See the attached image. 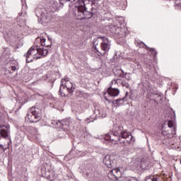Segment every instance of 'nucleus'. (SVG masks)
I'll return each instance as SVG.
<instances>
[{"label":"nucleus","instance_id":"obj_5","mask_svg":"<svg viewBox=\"0 0 181 181\" xmlns=\"http://www.w3.org/2000/svg\"><path fill=\"white\" fill-rule=\"evenodd\" d=\"M103 163L109 168L110 169H112V168H115L117 166V155L114 153H110L106 155L103 158Z\"/></svg>","mask_w":181,"mask_h":181},{"label":"nucleus","instance_id":"obj_23","mask_svg":"<svg viewBox=\"0 0 181 181\" xmlns=\"http://www.w3.org/2000/svg\"><path fill=\"white\" fill-rule=\"evenodd\" d=\"M59 2L62 4H66V2H71V4H74V2H76V0H59Z\"/></svg>","mask_w":181,"mask_h":181},{"label":"nucleus","instance_id":"obj_37","mask_svg":"<svg viewBox=\"0 0 181 181\" xmlns=\"http://www.w3.org/2000/svg\"><path fill=\"white\" fill-rule=\"evenodd\" d=\"M86 153H87L86 152H84L83 153L81 154L80 156H81V157L86 156Z\"/></svg>","mask_w":181,"mask_h":181},{"label":"nucleus","instance_id":"obj_32","mask_svg":"<svg viewBox=\"0 0 181 181\" xmlns=\"http://www.w3.org/2000/svg\"><path fill=\"white\" fill-rule=\"evenodd\" d=\"M11 69L12 70V71H16V66H11Z\"/></svg>","mask_w":181,"mask_h":181},{"label":"nucleus","instance_id":"obj_30","mask_svg":"<svg viewBox=\"0 0 181 181\" xmlns=\"http://www.w3.org/2000/svg\"><path fill=\"white\" fill-rule=\"evenodd\" d=\"M113 71H114L115 76H117V77H118V76H119V73H121V72L118 71V69L117 70L114 69Z\"/></svg>","mask_w":181,"mask_h":181},{"label":"nucleus","instance_id":"obj_31","mask_svg":"<svg viewBox=\"0 0 181 181\" xmlns=\"http://www.w3.org/2000/svg\"><path fill=\"white\" fill-rule=\"evenodd\" d=\"M112 84H117V80L113 79V80L110 82V86H112Z\"/></svg>","mask_w":181,"mask_h":181},{"label":"nucleus","instance_id":"obj_29","mask_svg":"<svg viewBox=\"0 0 181 181\" xmlns=\"http://www.w3.org/2000/svg\"><path fill=\"white\" fill-rule=\"evenodd\" d=\"M124 78L127 80V81H131V76H129V74L124 76Z\"/></svg>","mask_w":181,"mask_h":181},{"label":"nucleus","instance_id":"obj_15","mask_svg":"<svg viewBox=\"0 0 181 181\" xmlns=\"http://www.w3.org/2000/svg\"><path fill=\"white\" fill-rule=\"evenodd\" d=\"M109 29H110L111 33H113L115 35H118V33H119L120 29L117 25H109Z\"/></svg>","mask_w":181,"mask_h":181},{"label":"nucleus","instance_id":"obj_22","mask_svg":"<svg viewBox=\"0 0 181 181\" xmlns=\"http://www.w3.org/2000/svg\"><path fill=\"white\" fill-rule=\"evenodd\" d=\"M93 114L95 117H97L98 115H99V114H101V110H100L99 108H95L93 111Z\"/></svg>","mask_w":181,"mask_h":181},{"label":"nucleus","instance_id":"obj_38","mask_svg":"<svg viewBox=\"0 0 181 181\" xmlns=\"http://www.w3.org/2000/svg\"><path fill=\"white\" fill-rule=\"evenodd\" d=\"M143 45H144L146 47V49H148V46L146 45H145V43H143Z\"/></svg>","mask_w":181,"mask_h":181},{"label":"nucleus","instance_id":"obj_28","mask_svg":"<svg viewBox=\"0 0 181 181\" xmlns=\"http://www.w3.org/2000/svg\"><path fill=\"white\" fill-rule=\"evenodd\" d=\"M6 151V148L4 147V145L0 144V153H2V152H5Z\"/></svg>","mask_w":181,"mask_h":181},{"label":"nucleus","instance_id":"obj_17","mask_svg":"<svg viewBox=\"0 0 181 181\" xmlns=\"http://www.w3.org/2000/svg\"><path fill=\"white\" fill-rule=\"evenodd\" d=\"M40 40L41 42V46H42L43 47H50L52 46V44H46V38L44 36H41Z\"/></svg>","mask_w":181,"mask_h":181},{"label":"nucleus","instance_id":"obj_36","mask_svg":"<svg viewBox=\"0 0 181 181\" xmlns=\"http://www.w3.org/2000/svg\"><path fill=\"white\" fill-rule=\"evenodd\" d=\"M80 95H86V93L81 91V92H80Z\"/></svg>","mask_w":181,"mask_h":181},{"label":"nucleus","instance_id":"obj_39","mask_svg":"<svg viewBox=\"0 0 181 181\" xmlns=\"http://www.w3.org/2000/svg\"><path fill=\"white\" fill-rule=\"evenodd\" d=\"M79 121H81V119H78Z\"/></svg>","mask_w":181,"mask_h":181},{"label":"nucleus","instance_id":"obj_19","mask_svg":"<svg viewBox=\"0 0 181 181\" xmlns=\"http://www.w3.org/2000/svg\"><path fill=\"white\" fill-rule=\"evenodd\" d=\"M117 71L120 72L118 75V77H119L120 78H124L125 76H128V74H130L129 73L124 72L122 69H118Z\"/></svg>","mask_w":181,"mask_h":181},{"label":"nucleus","instance_id":"obj_1","mask_svg":"<svg viewBox=\"0 0 181 181\" xmlns=\"http://www.w3.org/2000/svg\"><path fill=\"white\" fill-rule=\"evenodd\" d=\"M105 141H114L115 142L119 141L120 144H131L132 138L131 133L124 129V127L114 125L110 134L102 136Z\"/></svg>","mask_w":181,"mask_h":181},{"label":"nucleus","instance_id":"obj_35","mask_svg":"<svg viewBox=\"0 0 181 181\" xmlns=\"http://www.w3.org/2000/svg\"><path fill=\"white\" fill-rule=\"evenodd\" d=\"M63 80L64 81H66V83H67V81H69V78H64V79L62 80V83H63Z\"/></svg>","mask_w":181,"mask_h":181},{"label":"nucleus","instance_id":"obj_11","mask_svg":"<svg viewBox=\"0 0 181 181\" xmlns=\"http://www.w3.org/2000/svg\"><path fill=\"white\" fill-rule=\"evenodd\" d=\"M9 125H0V138H8Z\"/></svg>","mask_w":181,"mask_h":181},{"label":"nucleus","instance_id":"obj_13","mask_svg":"<svg viewBox=\"0 0 181 181\" xmlns=\"http://www.w3.org/2000/svg\"><path fill=\"white\" fill-rule=\"evenodd\" d=\"M100 39L103 40L101 43V49L104 52H108L110 50V45H108L109 40L105 37H100Z\"/></svg>","mask_w":181,"mask_h":181},{"label":"nucleus","instance_id":"obj_8","mask_svg":"<svg viewBox=\"0 0 181 181\" xmlns=\"http://www.w3.org/2000/svg\"><path fill=\"white\" fill-rule=\"evenodd\" d=\"M64 90H67L69 94H73V92L74 91V88H73V83L67 82L65 86L64 85H63V83L61 84L59 88V95H61V97H66Z\"/></svg>","mask_w":181,"mask_h":181},{"label":"nucleus","instance_id":"obj_6","mask_svg":"<svg viewBox=\"0 0 181 181\" xmlns=\"http://www.w3.org/2000/svg\"><path fill=\"white\" fill-rule=\"evenodd\" d=\"M107 176L108 177H110V179H113L112 177H111L112 176H113L115 180H119V181L125 180L126 179L125 176H124V174L122 171H121V169H119V168H117L111 170L108 173Z\"/></svg>","mask_w":181,"mask_h":181},{"label":"nucleus","instance_id":"obj_2","mask_svg":"<svg viewBox=\"0 0 181 181\" xmlns=\"http://www.w3.org/2000/svg\"><path fill=\"white\" fill-rule=\"evenodd\" d=\"M50 11H47L45 8H35V15L38 18V22L42 23V25H45V23H49L52 16L50 12H56V11H57V7H56V5H52L50 6Z\"/></svg>","mask_w":181,"mask_h":181},{"label":"nucleus","instance_id":"obj_18","mask_svg":"<svg viewBox=\"0 0 181 181\" xmlns=\"http://www.w3.org/2000/svg\"><path fill=\"white\" fill-rule=\"evenodd\" d=\"M97 119V116L92 115L86 119L85 122L86 124H90V122H94Z\"/></svg>","mask_w":181,"mask_h":181},{"label":"nucleus","instance_id":"obj_12","mask_svg":"<svg viewBox=\"0 0 181 181\" xmlns=\"http://www.w3.org/2000/svg\"><path fill=\"white\" fill-rule=\"evenodd\" d=\"M107 93L110 97H118V95H119V89L116 88H112V86H110L107 88Z\"/></svg>","mask_w":181,"mask_h":181},{"label":"nucleus","instance_id":"obj_10","mask_svg":"<svg viewBox=\"0 0 181 181\" xmlns=\"http://www.w3.org/2000/svg\"><path fill=\"white\" fill-rule=\"evenodd\" d=\"M35 50H37V54H39L40 59H42V57L47 56V54L49 53V50L47 49L40 47L37 45H35Z\"/></svg>","mask_w":181,"mask_h":181},{"label":"nucleus","instance_id":"obj_3","mask_svg":"<svg viewBox=\"0 0 181 181\" xmlns=\"http://www.w3.org/2000/svg\"><path fill=\"white\" fill-rule=\"evenodd\" d=\"M52 124L55 128H59V138H64L66 136V132L70 129V119L54 120L52 122Z\"/></svg>","mask_w":181,"mask_h":181},{"label":"nucleus","instance_id":"obj_25","mask_svg":"<svg viewBox=\"0 0 181 181\" xmlns=\"http://www.w3.org/2000/svg\"><path fill=\"white\" fill-rule=\"evenodd\" d=\"M101 114L98 115V117H101L102 118H105L107 117V113L104 112V111L100 110Z\"/></svg>","mask_w":181,"mask_h":181},{"label":"nucleus","instance_id":"obj_21","mask_svg":"<svg viewBox=\"0 0 181 181\" xmlns=\"http://www.w3.org/2000/svg\"><path fill=\"white\" fill-rule=\"evenodd\" d=\"M121 84L122 87H125V88H129V83L127 82V81L125 80L122 81Z\"/></svg>","mask_w":181,"mask_h":181},{"label":"nucleus","instance_id":"obj_9","mask_svg":"<svg viewBox=\"0 0 181 181\" xmlns=\"http://www.w3.org/2000/svg\"><path fill=\"white\" fill-rule=\"evenodd\" d=\"M129 93L126 92L125 96L123 97L122 98H118L116 100H113L112 101V104H113L114 107H121V105H124V101H128V95Z\"/></svg>","mask_w":181,"mask_h":181},{"label":"nucleus","instance_id":"obj_20","mask_svg":"<svg viewBox=\"0 0 181 181\" xmlns=\"http://www.w3.org/2000/svg\"><path fill=\"white\" fill-rule=\"evenodd\" d=\"M93 138V135L90 134L88 132H86L84 133V139H86V141H90Z\"/></svg>","mask_w":181,"mask_h":181},{"label":"nucleus","instance_id":"obj_16","mask_svg":"<svg viewBox=\"0 0 181 181\" xmlns=\"http://www.w3.org/2000/svg\"><path fill=\"white\" fill-rule=\"evenodd\" d=\"M163 134L165 135V138H168L170 139V138H173L176 135V127H173V131L171 132V133H165L163 132Z\"/></svg>","mask_w":181,"mask_h":181},{"label":"nucleus","instance_id":"obj_24","mask_svg":"<svg viewBox=\"0 0 181 181\" xmlns=\"http://www.w3.org/2000/svg\"><path fill=\"white\" fill-rule=\"evenodd\" d=\"M147 50L153 53L154 56H156V54H158V52H156L154 48L147 47Z\"/></svg>","mask_w":181,"mask_h":181},{"label":"nucleus","instance_id":"obj_40","mask_svg":"<svg viewBox=\"0 0 181 181\" xmlns=\"http://www.w3.org/2000/svg\"><path fill=\"white\" fill-rule=\"evenodd\" d=\"M117 5H119V4L117 3Z\"/></svg>","mask_w":181,"mask_h":181},{"label":"nucleus","instance_id":"obj_7","mask_svg":"<svg viewBox=\"0 0 181 181\" xmlns=\"http://www.w3.org/2000/svg\"><path fill=\"white\" fill-rule=\"evenodd\" d=\"M37 50L35 46L31 47L27 53L24 55L26 58V63H30L33 62V59H40V56H35ZM33 56H35L33 57Z\"/></svg>","mask_w":181,"mask_h":181},{"label":"nucleus","instance_id":"obj_27","mask_svg":"<svg viewBox=\"0 0 181 181\" xmlns=\"http://www.w3.org/2000/svg\"><path fill=\"white\" fill-rule=\"evenodd\" d=\"M124 181H138V180L135 177H126Z\"/></svg>","mask_w":181,"mask_h":181},{"label":"nucleus","instance_id":"obj_34","mask_svg":"<svg viewBox=\"0 0 181 181\" xmlns=\"http://www.w3.org/2000/svg\"><path fill=\"white\" fill-rule=\"evenodd\" d=\"M45 36H47V37H48V40H49L50 42V45H52V39L50 38V37H49V35L45 34Z\"/></svg>","mask_w":181,"mask_h":181},{"label":"nucleus","instance_id":"obj_14","mask_svg":"<svg viewBox=\"0 0 181 181\" xmlns=\"http://www.w3.org/2000/svg\"><path fill=\"white\" fill-rule=\"evenodd\" d=\"M42 175L43 177L48 179V180H52V178L53 177V175L50 172V170L47 168L42 169Z\"/></svg>","mask_w":181,"mask_h":181},{"label":"nucleus","instance_id":"obj_26","mask_svg":"<svg viewBox=\"0 0 181 181\" xmlns=\"http://www.w3.org/2000/svg\"><path fill=\"white\" fill-rule=\"evenodd\" d=\"M168 128H173V127H174L173 121H172V120L168 121Z\"/></svg>","mask_w":181,"mask_h":181},{"label":"nucleus","instance_id":"obj_33","mask_svg":"<svg viewBox=\"0 0 181 181\" xmlns=\"http://www.w3.org/2000/svg\"><path fill=\"white\" fill-rule=\"evenodd\" d=\"M105 100L106 101H107L108 103H112V101H111V100H109L106 96L104 97Z\"/></svg>","mask_w":181,"mask_h":181},{"label":"nucleus","instance_id":"obj_4","mask_svg":"<svg viewBox=\"0 0 181 181\" xmlns=\"http://www.w3.org/2000/svg\"><path fill=\"white\" fill-rule=\"evenodd\" d=\"M25 119L28 122H39L42 119V109L36 106H33L30 108V113L27 114Z\"/></svg>","mask_w":181,"mask_h":181}]
</instances>
